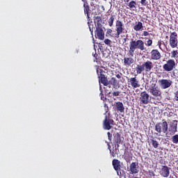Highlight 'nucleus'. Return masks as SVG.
Wrapping results in <instances>:
<instances>
[{
	"mask_svg": "<svg viewBox=\"0 0 178 178\" xmlns=\"http://www.w3.org/2000/svg\"><path fill=\"white\" fill-rule=\"evenodd\" d=\"M134 63V58H133V56H128L127 57L124 58V66H127L129 67V66H131Z\"/></svg>",
	"mask_w": 178,
	"mask_h": 178,
	"instance_id": "nucleus-19",
	"label": "nucleus"
},
{
	"mask_svg": "<svg viewBox=\"0 0 178 178\" xmlns=\"http://www.w3.org/2000/svg\"><path fill=\"white\" fill-rule=\"evenodd\" d=\"M148 91L154 98H156V99L162 98V90H161V88L156 83H152L149 86Z\"/></svg>",
	"mask_w": 178,
	"mask_h": 178,
	"instance_id": "nucleus-3",
	"label": "nucleus"
},
{
	"mask_svg": "<svg viewBox=\"0 0 178 178\" xmlns=\"http://www.w3.org/2000/svg\"><path fill=\"white\" fill-rule=\"evenodd\" d=\"M174 95H175V101H178V90H177V91L174 93Z\"/></svg>",
	"mask_w": 178,
	"mask_h": 178,
	"instance_id": "nucleus-40",
	"label": "nucleus"
},
{
	"mask_svg": "<svg viewBox=\"0 0 178 178\" xmlns=\"http://www.w3.org/2000/svg\"><path fill=\"white\" fill-rule=\"evenodd\" d=\"M169 45L172 49L177 48L178 40H177V33L172 32L170 35Z\"/></svg>",
	"mask_w": 178,
	"mask_h": 178,
	"instance_id": "nucleus-10",
	"label": "nucleus"
},
{
	"mask_svg": "<svg viewBox=\"0 0 178 178\" xmlns=\"http://www.w3.org/2000/svg\"><path fill=\"white\" fill-rule=\"evenodd\" d=\"M113 142L114 144L115 145V147H117V148H119V147H120V144H122V135H120V134L119 133H115L113 134Z\"/></svg>",
	"mask_w": 178,
	"mask_h": 178,
	"instance_id": "nucleus-15",
	"label": "nucleus"
},
{
	"mask_svg": "<svg viewBox=\"0 0 178 178\" xmlns=\"http://www.w3.org/2000/svg\"><path fill=\"white\" fill-rule=\"evenodd\" d=\"M108 94H111V92H109Z\"/></svg>",
	"mask_w": 178,
	"mask_h": 178,
	"instance_id": "nucleus-51",
	"label": "nucleus"
},
{
	"mask_svg": "<svg viewBox=\"0 0 178 178\" xmlns=\"http://www.w3.org/2000/svg\"><path fill=\"white\" fill-rule=\"evenodd\" d=\"M124 159L127 162H129L130 161V157L129 156H124Z\"/></svg>",
	"mask_w": 178,
	"mask_h": 178,
	"instance_id": "nucleus-46",
	"label": "nucleus"
},
{
	"mask_svg": "<svg viewBox=\"0 0 178 178\" xmlns=\"http://www.w3.org/2000/svg\"><path fill=\"white\" fill-rule=\"evenodd\" d=\"M113 31H112V29H108L107 30L106 34H108V35H111V37H112V35H112V33H113Z\"/></svg>",
	"mask_w": 178,
	"mask_h": 178,
	"instance_id": "nucleus-36",
	"label": "nucleus"
},
{
	"mask_svg": "<svg viewBox=\"0 0 178 178\" xmlns=\"http://www.w3.org/2000/svg\"><path fill=\"white\" fill-rule=\"evenodd\" d=\"M127 5L129 6V8H130V9H133L137 6V2L132 0L129 3H127Z\"/></svg>",
	"mask_w": 178,
	"mask_h": 178,
	"instance_id": "nucleus-25",
	"label": "nucleus"
},
{
	"mask_svg": "<svg viewBox=\"0 0 178 178\" xmlns=\"http://www.w3.org/2000/svg\"><path fill=\"white\" fill-rule=\"evenodd\" d=\"M171 140L173 144H178V134L172 136Z\"/></svg>",
	"mask_w": 178,
	"mask_h": 178,
	"instance_id": "nucleus-28",
	"label": "nucleus"
},
{
	"mask_svg": "<svg viewBox=\"0 0 178 178\" xmlns=\"http://www.w3.org/2000/svg\"><path fill=\"white\" fill-rule=\"evenodd\" d=\"M171 58H173L174 59H175V62H177V63H178V50H172L171 51Z\"/></svg>",
	"mask_w": 178,
	"mask_h": 178,
	"instance_id": "nucleus-23",
	"label": "nucleus"
},
{
	"mask_svg": "<svg viewBox=\"0 0 178 178\" xmlns=\"http://www.w3.org/2000/svg\"><path fill=\"white\" fill-rule=\"evenodd\" d=\"M107 136H108V141H112V134H111V132H108Z\"/></svg>",
	"mask_w": 178,
	"mask_h": 178,
	"instance_id": "nucleus-38",
	"label": "nucleus"
},
{
	"mask_svg": "<svg viewBox=\"0 0 178 178\" xmlns=\"http://www.w3.org/2000/svg\"><path fill=\"white\" fill-rule=\"evenodd\" d=\"M136 72L137 74H141V73H143V72H145L143 63L140 64V65H138L136 66Z\"/></svg>",
	"mask_w": 178,
	"mask_h": 178,
	"instance_id": "nucleus-22",
	"label": "nucleus"
},
{
	"mask_svg": "<svg viewBox=\"0 0 178 178\" xmlns=\"http://www.w3.org/2000/svg\"><path fill=\"white\" fill-rule=\"evenodd\" d=\"M152 141V145L154 147V148H158L159 147V143H158L156 140L151 139Z\"/></svg>",
	"mask_w": 178,
	"mask_h": 178,
	"instance_id": "nucleus-29",
	"label": "nucleus"
},
{
	"mask_svg": "<svg viewBox=\"0 0 178 178\" xmlns=\"http://www.w3.org/2000/svg\"><path fill=\"white\" fill-rule=\"evenodd\" d=\"M128 84H130V86L134 88H140V81L136 76L128 79Z\"/></svg>",
	"mask_w": 178,
	"mask_h": 178,
	"instance_id": "nucleus-14",
	"label": "nucleus"
},
{
	"mask_svg": "<svg viewBox=\"0 0 178 178\" xmlns=\"http://www.w3.org/2000/svg\"><path fill=\"white\" fill-rule=\"evenodd\" d=\"M176 133H177V120H174L168 125L166 137L175 136Z\"/></svg>",
	"mask_w": 178,
	"mask_h": 178,
	"instance_id": "nucleus-6",
	"label": "nucleus"
},
{
	"mask_svg": "<svg viewBox=\"0 0 178 178\" xmlns=\"http://www.w3.org/2000/svg\"><path fill=\"white\" fill-rule=\"evenodd\" d=\"M89 30L92 35L93 31H92V29H91V26H89Z\"/></svg>",
	"mask_w": 178,
	"mask_h": 178,
	"instance_id": "nucleus-48",
	"label": "nucleus"
},
{
	"mask_svg": "<svg viewBox=\"0 0 178 178\" xmlns=\"http://www.w3.org/2000/svg\"><path fill=\"white\" fill-rule=\"evenodd\" d=\"M159 84L163 90H166V88H169L172 84V80L170 79H160L159 80Z\"/></svg>",
	"mask_w": 178,
	"mask_h": 178,
	"instance_id": "nucleus-12",
	"label": "nucleus"
},
{
	"mask_svg": "<svg viewBox=\"0 0 178 178\" xmlns=\"http://www.w3.org/2000/svg\"><path fill=\"white\" fill-rule=\"evenodd\" d=\"M122 76H123V74L120 72L115 74V77H117V79H122Z\"/></svg>",
	"mask_w": 178,
	"mask_h": 178,
	"instance_id": "nucleus-39",
	"label": "nucleus"
},
{
	"mask_svg": "<svg viewBox=\"0 0 178 178\" xmlns=\"http://www.w3.org/2000/svg\"><path fill=\"white\" fill-rule=\"evenodd\" d=\"M96 20H97V23H99V22H101V20H102V18L99 16H97L95 17Z\"/></svg>",
	"mask_w": 178,
	"mask_h": 178,
	"instance_id": "nucleus-42",
	"label": "nucleus"
},
{
	"mask_svg": "<svg viewBox=\"0 0 178 178\" xmlns=\"http://www.w3.org/2000/svg\"><path fill=\"white\" fill-rule=\"evenodd\" d=\"M160 175L163 177H169V175H170L169 167H168V165H162Z\"/></svg>",
	"mask_w": 178,
	"mask_h": 178,
	"instance_id": "nucleus-16",
	"label": "nucleus"
},
{
	"mask_svg": "<svg viewBox=\"0 0 178 178\" xmlns=\"http://www.w3.org/2000/svg\"><path fill=\"white\" fill-rule=\"evenodd\" d=\"M104 73H105V71L99 69V67L97 66V74L99 78V82L101 83L102 84L104 85L105 86H109L110 82L109 81H108V78H106V76H105V74H104Z\"/></svg>",
	"mask_w": 178,
	"mask_h": 178,
	"instance_id": "nucleus-5",
	"label": "nucleus"
},
{
	"mask_svg": "<svg viewBox=\"0 0 178 178\" xmlns=\"http://www.w3.org/2000/svg\"><path fill=\"white\" fill-rule=\"evenodd\" d=\"M143 22H138V24L134 26V30H135V31H140V30H143Z\"/></svg>",
	"mask_w": 178,
	"mask_h": 178,
	"instance_id": "nucleus-24",
	"label": "nucleus"
},
{
	"mask_svg": "<svg viewBox=\"0 0 178 178\" xmlns=\"http://www.w3.org/2000/svg\"><path fill=\"white\" fill-rule=\"evenodd\" d=\"M83 6H84V13H86L87 17L89 19L90 18V6H86V4H84Z\"/></svg>",
	"mask_w": 178,
	"mask_h": 178,
	"instance_id": "nucleus-27",
	"label": "nucleus"
},
{
	"mask_svg": "<svg viewBox=\"0 0 178 178\" xmlns=\"http://www.w3.org/2000/svg\"><path fill=\"white\" fill-rule=\"evenodd\" d=\"M143 63V67L145 69V72H146V73L149 72L151 70H152V68L154 67V63H152V61L150 60H147Z\"/></svg>",
	"mask_w": 178,
	"mask_h": 178,
	"instance_id": "nucleus-17",
	"label": "nucleus"
},
{
	"mask_svg": "<svg viewBox=\"0 0 178 178\" xmlns=\"http://www.w3.org/2000/svg\"><path fill=\"white\" fill-rule=\"evenodd\" d=\"M138 163L133 162L130 165L131 175H137L138 173Z\"/></svg>",
	"mask_w": 178,
	"mask_h": 178,
	"instance_id": "nucleus-18",
	"label": "nucleus"
},
{
	"mask_svg": "<svg viewBox=\"0 0 178 178\" xmlns=\"http://www.w3.org/2000/svg\"><path fill=\"white\" fill-rule=\"evenodd\" d=\"M152 176H155V173L152 172Z\"/></svg>",
	"mask_w": 178,
	"mask_h": 178,
	"instance_id": "nucleus-50",
	"label": "nucleus"
},
{
	"mask_svg": "<svg viewBox=\"0 0 178 178\" xmlns=\"http://www.w3.org/2000/svg\"><path fill=\"white\" fill-rule=\"evenodd\" d=\"M99 90L101 91V93H100L101 98L102 99V97L104 98V94H102V86H100Z\"/></svg>",
	"mask_w": 178,
	"mask_h": 178,
	"instance_id": "nucleus-44",
	"label": "nucleus"
},
{
	"mask_svg": "<svg viewBox=\"0 0 178 178\" xmlns=\"http://www.w3.org/2000/svg\"><path fill=\"white\" fill-rule=\"evenodd\" d=\"M115 31L116 33L113 34L112 37L114 38H119L120 34L127 33V31L124 32V24L120 20H117L115 22Z\"/></svg>",
	"mask_w": 178,
	"mask_h": 178,
	"instance_id": "nucleus-4",
	"label": "nucleus"
},
{
	"mask_svg": "<svg viewBox=\"0 0 178 178\" xmlns=\"http://www.w3.org/2000/svg\"><path fill=\"white\" fill-rule=\"evenodd\" d=\"M134 178H138V177H134Z\"/></svg>",
	"mask_w": 178,
	"mask_h": 178,
	"instance_id": "nucleus-52",
	"label": "nucleus"
},
{
	"mask_svg": "<svg viewBox=\"0 0 178 178\" xmlns=\"http://www.w3.org/2000/svg\"><path fill=\"white\" fill-rule=\"evenodd\" d=\"M115 121L109 118L108 115L105 116V118L103 121V129L104 130H111L113 127V124Z\"/></svg>",
	"mask_w": 178,
	"mask_h": 178,
	"instance_id": "nucleus-11",
	"label": "nucleus"
},
{
	"mask_svg": "<svg viewBox=\"0 0 178 178\" xmlns=\"http://www.w3.org/2000/svg\"><path fill=\"white\" fill-rule=\"evenodd\" d=\"M104 44H106V45H108V47H111V44H112V40L109 39H105Z\"/></svg>",
	"mask_w": 178,
	"mask_h": 178,
	"instance_id": "nucleus-31",
	"label": "nucleus"
},
{
	"mask_svg": "<svg viewBox=\"0 0 178 178\" xmlns=\"http://www.w3.org/2000/svg\"><path fill=\"white\" fill-rule=\"evenodd\" d=\"M113 163V166L114 168V170L119 173V172H120L121 170V168L122 166L120 165V161L118 160V159H113L112 161Z\"/></svg>",
	"mask_w": 178,
	"mask_h": 178,
	"instance_id": "nucleus-20",
	"label": "nucleus"
},
{
	"mask_svg": "<svg viewBox=\"0 0 178 178\" xmlns=\"http://www.w3.org/2000/svg\"><path fill=\"white\" fill-rule=\"evenodd\" d=\"M99 90L101 91V93H100L101 98L102 99V97L104 98V94H102V86H100Z\"/></svg>",
	"mask_w": 178,
	"mask_h": 178,
	"instance_id": "nucleus-45",
	"label": "nucleus"
},
{
	"mask_svg": "<svg viewBox=\"0 0 178 178\" xmlns=\"http://www.w3.org/2000/svg\"><path fill=\"white\" fill-rule=\"evenodd\" d=\"M110 154H111V156H113V158H115V156H116V152L114 149H113V150L110 149Z\"/></svg>",
	"mask_w": 178,
	"mask_h": 178,
	"instance_id": "nucleus-35",
	"label": "nucleus"
},
{
	"mask_svg": "<svg viewBox=\"0 0 178 178\" xmlns=\"http://www.w3.org/2000/svg\"><path fill=\"white\" fill-rule=\"evenodd\" d=\"M162 56L161 55V52L158 49H152L150 52V58L152 60H159Z\"/></svg>",
	"mask_w": 178,
	"mask_h": 178,
	"instance_id": "nucleus-13",
	"label": "nucleus"
},
{
	"mask_svg": "<svg viewBox=\"0 0 178 178\" xmlns=\"http://www.w3.org/2000/svg\"><path fill=\"white\" fill-rule=\"evenodd\" d=\"M151 97H149V94L147 92V91L141 92L140 94V105H148L149 102H151Z\"/></svg>",
	"mask_w": 178,
	"mask_h": 178,
	"instance_id": "nucleus-8",
	"label": "nucleus"
},
{
	"mask_svg": "<svg viewBox=\"0 0 178 178\" xmlns=\"http://www.w3.org/2000/svg\"><path fill=\"white\" fill-rule=\"evenodd\" d=\"M140 3L143 6H147V3H148V2H147V0H141Z\"/></svg>",
	"mask_w": 178,
	"mask_h": 178,
	"instance_id": "nucleus-37",
	"label": "nucleus"
},
{
	"mask_svg": "<svg viewBox=\"0 0 178 178\" xmlns=\"http://www.w3.org/2000/svg\"><path fill=\"white\" fill-rule=\"evenodd\" d=\"M162 44H165V42L161 40L158 41V46L159 49H162Z\"/></svg>",
	"mask_w": 178,
	"mask_h": 178,
	"instance_id": "nucleus-32",
	"label": "nucleus"
},
{
	"mask_svg": "<svg viewBox=\"0 0 178 178\" xmlns=\"http://www.w3.org/2000/svg\"><path fill=\"white\" fill-rule=\"evenodd\" d=\"M124 2L125 3H129V2H130V0H124Z\"/></svg>",
	"mask_w": 178,
	"mask_h": 178,
	"instance_id": "nucleus-49",
	"label": "nucleus"
},
{
	"mask_svg": "<svg viewBox=\"0 0 178 178\" xmlns=\"http://www.w3.org/2000/svg\"><path fill=\"white\" fill-rule=\"evenodd\" d=\"M175 113H173L172 111H170L168 113V114L167 115L168 118H172V116H173Z\"/></svg>",
	"mask_w": 178,
	"mask_h": 178,
	"instance_id": "nucleus-41",
	"label": "nucleus"
},
{
	"mask_svg": "<svg viewBox=\"0 0 178 178\" xmlns=\"http://www.w3.org/2000/svg\"><path fill=\"white\" fill-rule=\"evenodd\" d=\"M143 35L144 37H147V35H149V33H148L147 31H143Z\"/></svg>",
	"mask_w": 178,
	"mask_h": 178,
	"instance_id": "nucleus-43",
	"label": "nucleus"
},
{
	"mask_svg": "<svg viewBox=\"0 0 178 178\" xmlns=\"http://www.w3.org/2000/svg\"><path fill=\"white\" fill-rule=\"evenodd\" d=\"M175 67H176V61L172 58L168 59L166 63L163 65V69L165 72H172Z\"/></svg>",
	"mask_w": 178,
	"mask_h": 178,
	"instance_id": "nucleus-9",
	"label": "nucleus"
},
{
	"mask_svg": "<svg viewBox=\"0 0 178 178\" xmlns=\"http://www.w3.org/2000/svg\"><path fill=\"white\" fill-rule=\"evenodd\" d=\"M155 131H156V135L162 136L168 133V122L165 120H162L161 122H158L155 124Z\"/></svg>",
	"mask_w": 178,
	"mask_h": 178,
	"instance_id": "nucleus-2",
	"label": "nucleus"
},
{
	"mask_svg": "<svg viewBox=\"0 0 178 178\" xmlns=\"http://www.w3.org/2000/svg\"><path fill=\"white\" fill-rule=\"evenodd\" d=\"M115 106L117 112H120V113H123L124 112V106L123 105L122 102H115Z\"/></svg>",
	"mask_w": 178,
	"mask_h": 178,
	"instance_id": "nucleus-21",
	"label": "nucleus"
},
{
	"mask_svg": "<svg viewBox=\"0 0 178 178\" xmlns=\"http://www.w3.org/2000/svg\"><path fill=\"white\" fill-rule=\"evenodd\" d=\"M109 83L112 85V86H116V78L113 77L111 78V81H109Z\"/></svg>",
	"mask_w": 178,
	"mask_h": 178,
	"instance_id": "nucleus-30",
	"label": "nucleus"
},
{
	"mask_svg": "<svg viewBox=\"0 0 178 178\" xmlns=\"http://www.w3.org/2000/svg\"><path fill=\"white\" fill-rule=\"evenodd\" d=\"M114 22H115V15H111L108 22V26H110V27H112V26H113Z\"/></svg>",
	"mask_w": 178,
	"mask_h": 178,
	"instance_id": "nucleus-26",
	"label": "nucleus"
},
{
	"mask_svg": "<svg viewBox=\"0 0 178 178\" xmlns=\"http://www.w3.org/2000/svg\"><path fill=\"white\" fill-rule=\"evenodd\" d=\"M151 45H152V40L149 39V40L147 41L146 46H147V47H151Z\"/></svg>",
	"mask_w": 178,
	"mask_h": 178,
	"instance_id": "nucleus-33",
	"label": "nucleus"
},
{
	"mask_svg": "<svg viewBox=\"0 0 178 178\" xmlns=\"http://www.w3.org/2000/svg\"><path fill=\"white\" fill-rule=\"evenodd\" d=\"M107 143L108 145V149H109V151H111V145H109V143L106 142Z\"/></svg>",
	"mask_w": 178,
	"mask_h": 178,
	"instance_id": "nucleus-47",
	"label": "nucleus"
},
{
	"mask_svg": "<svg viewBox=\"0 0 178 178\" xmlns=\"http://www.w3.org/2000/svg\"><path fill=\"white\" fill-rule=\"evenodd\" d=\"M136 49L144 51L145 49L144 41L142 40H134V39H131L129 42V50L127 53V56H134V52L136 51Z\"/></svg>",
	"mask_w": 178,
	"mask_h": 178,
	"instance_id": "nucleus-1",
	"label": "nucleus"
},
{
	"mask_svg": "<svg viewBox=\"0 0 178 178\" xmlns=\"http://www.w3.org/2000/svg\"><path fill=\"white\" fill-rule=\"evenodd\" d=\"M113 97H119L120 95V92L116 91V92H112Z\"/></svg>",
	"mask_w": 178,
	"mask_h": 178,
	"instance_id": "nucleus-34",
	"label": "nucleus"
},
{
	"mask_svg": "<svg viewBox=\"0 0 178 178\" xmlns=\"http://www.w3.org/2000/svg\"><path fill=\"white\" fill-rule=\"evenodd\" d=\"M95 37L101 40L105 38V33L104 32L103 26L99 22L97 24L96 30L95 31Z\"/></svg>",
	"mask_w": 178,
	"mask_h": 178,
	"instance_id": "nucleus-7",
	"label": "nucleus"
}]
</instances>
